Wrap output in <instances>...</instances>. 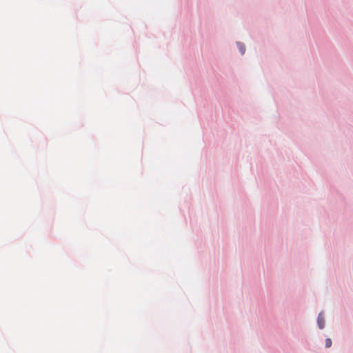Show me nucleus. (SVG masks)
Masks as SVG:
<instances>
[{
  "instance_id": "obj_1",
  "label": "nucleus",
  "mask_w": 353,
  "mask_h": 353,
  "mask_svg": "<svg viewBox=\"0 0 353 353\" xmlns=\"http://www.w3.org/2000/svg\"><path fill=\"white\" fill-rule=\"evenodd\" d=\"M317 323H318L319 327L320 329H323L324 327L325 320H324V317L321 313H320L318 316Z\"/></svg>"
},
{
  "instance_id": "obj_2",
  "label": "nucleus",
  "mask_w": 353,
  "mask_h": 353,
  "mask_svg": "<svg viewBox=\"0 0 353 353\" xmlns=\"http://www.w3.org/2000/svg\"><path fill=\"white\" fill-rule=\"evenodd\" d=\"M239 49L242 54H243L245 52V47L243 43H238Z\"/></svg>"
},
{
  "instance_id": "obj_3",
  "label": "nucleus",
  "mask_w": 353,
  "mask_h": 353,
  "mask_svg": "<svg viewBox=\"0 0 353 353\" xmlns=\"http://www.w3.org/2000/svg\"><path fill=\"white\" fill-rule=\"evenodd\" d=\"M332 345V341L330 339H326L325 340V347H330Z\"/></svg>"
}]
</instances>
